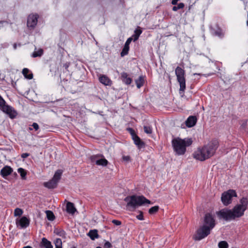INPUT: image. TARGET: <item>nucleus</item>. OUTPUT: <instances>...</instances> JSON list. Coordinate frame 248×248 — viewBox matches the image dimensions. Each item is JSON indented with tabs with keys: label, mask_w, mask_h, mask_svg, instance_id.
Listing matches in <instances>:
<instances>
[{
	"label": "nucleus",
	"mask_w": 248,
	"mask_h": 248,
	"mask_svg": "<svg viewBox=\"0 0 248 248\" xmlns=\"http://www.w3.org/2000/svg\"><path fill=\"white\" fill-rule=\"evenodd\" d=\"M13 171H0V175L4 178L8 179L7 177L11 175Z\"/></svg>",
	"instance_id": "72a5a7b5"
},
{
	"label": "nucleus",
	"mask_w": 248,
	"mask_h": 248,
	"mask_svg": "<svg viewBox=\"0 0 248 248\" xmlns=\"http://www.w3.org/2000/svg\"><path fill=\"white\" fill-rule=\"evenodd\" d=\"M71 248H76V247H75V246H73V247H71Z\"/></svg>",
	"instance_id": "6e6d98bb"
},
{
	"label": "nucleus",
	"mask_w": 248,
	"mask_h": 248,
	"mask_svg": "<svg viewBox=\"0 0 248 248\" xmlns=\"http://www.w3.org/2000/svg\"><path fill=\"white\" fill-rule=\"evenodd\" d=\"M216 223L214 216L210 213H206L204 217L203 225L207 226L211 230L215 226Z\"/></svg>",
	"instance_id": "9b49d317"
},
{
	"label": "nucleus",
	"mask_w": 248,
	"mask_h": 248,
	"mask_svg": "<svg viewBox=\"0 0 248 248\" xmlns=\"http://www.w3.org/2000/svg\"><path fill=\"white\" fill-rule=\"evenodd\" d=\"M240 204L236 205L232 210L234 219L236 218L240 217L244 214V212L247 210L248 205L247 198L243 197L240 201Z\"/></svg>",
	"instance_id": "20e7f679"
},
{
	"label": "nucleus",
	"mask_w": 248,
	"mask_h": 248,
	"mask_svg": "<svg viewBox=\"0 0 248 248\" xmlns=\"http://www.w3.org/2000/svg\"><path fill=\"white\" fill-rule=\"evenodd\" d=\"M233 197H237V194L235 190L230 189L222 194L221 201L224 205H228L232 202Z\"/></svg>",
	"instance_id": "6e6552de"
},
{
	"label": "nucleus",
	"mask_w": 248,
	"mask_h": 248,
	"mask_svg": "<svg viewBox=\"0 0 248 248\" xmlns=\"http://www.w3.org/2000/svg\"><path fill=\"white\" fill-rule=\"evenodd\" d=\"M217 215L220 218H222L226 221L234 219L232 210L226 208L218 211Z\"/></svg>",
	"instance_id": "9d476101"
},
{
	"label": "nucleus",
	"mask_w": 248,
	"mask_h": 248,
	"mask_svg": "<svg viewBox=\"0 0 248 248\" xmlns=\"http://www.w3.org/2000/svg\"><path fill=\"white\" fill-rule=\"evenodd\" d=\"M22 214H23V211L21 209L19 208H16L15 209L14 216L15 217H17V216L19 217V216H21Z\"/></svg>",
	"instance_id": "473e14b6"
},
{
	"label": "nucleus",
	"mask_w": 248,
	"mask_h": 248,
	"mask_svg": "<svg viewBox=\"0 0 248 248\" xmlns=\"http://www.w3.org/2000/svg\"><path fill=\"white\" fill-rule=\"evenodd\" d=\"M247 25L248 26V21H247Z\"/></svg>",
	"instance_id": "4d7b16f0"
},
{
	"label": "nucleus",
	"mask_w": 248,
	"mask_h": 248,
	"mask_svg": "<svg viewBox=\"0 0 248 248\" xmlns=\"http://www.w3.org/2000/svg\"><path fill=\"white\" fill-rule=\"evenodd\" d=\"M55 247L62 246V241L60 238H57L55 241Z\"/></svg>",
	"instance_id": "c9c22d12"
},
{
	"label": "nucleus",
	"mask_w": 248,
	"mask_h": 248,
	"mask_svg": "<svg viewBox=\"0 0 248 248\" xmlns=\"http://www.w3.org/2000/svg\"><path fill=\"white\" fill-rule=\"evenodd\" d=\"M197 120L196 116H190L185 122L186 125L188 127H192L196 124Z\"/></svg>",
	"instance_id": "2eb2a0df"
},
{
	"label": "nucleus",
	"mask_w": 248,
	"mask_h": 248,
	"mask_svg": "<svg viewBox=\"0 0 248 248\" xmlns=\"http://www.w3.org/2000/svg\"><path fill=\"white\" fill-rule=\"evenodd\" d=\"M218 147V141L216 140H212L202 148H199L193 154V156L200 161H204L215 154Z\"/></svg>",
	"instance_id": "f257e3e1"
},
{
	"label": "nucleus",
	"mask_w": 248,
	"mask_h": 248,
	"mask_svg": "<svg viewBox=\"0 0 248 248\" xmlns=\"http://www.w3.org/2000/svg\"><path fill=\"white\" fill-rule=\"evenodd\" d=\"M137 218L140 220H142L144 219L143 213L142 212H140V214L137 216Z\"/></svg>",
	"instance_id": "37998d69"
},
{
	"label": "nucleus",
	"mask_w": 248,
	"mask_h": 248,
	"mask_svg": "<svg viewBox=\"0 0 248 248\" xmlns=\"http://www.w3.org/2000/svg\"><path fill=\"white\" fill-rule=\"evenodd\" d=\"M29 155H30V154L27 153H23L21 155V157L23 158H25L28 157Z\"/></svg>",
	"instance_id": "a18cd8bd"
},
{
	"label": "nucleus",
	"mask_w": 248,
	"mask_h": 248,
	"mask_svg": "<svg viewBox=\"0 0 248 248\" xmlns=\"http://www.w3.org/2000/svg\"><path fill=\"white\" fill-rule=\"evenodd\" d=\"M43 53V51L42 49H39L37 51H34L32 54V57L35 58L37 57H40Z\"/></svg>",
	"instance_id": "c85d7f7f"
},
{
	"label": "nucleus",
	"mask_w": 248,
	"mask_h": 248,
	"mask_svg": "<svg viewBox=\"0 0 248 248\" xmlns=\"http://www.w3.org/2000/svg\"><path fill=\"white\" fill-rule=\"evenodd\" d=\"M43 245L45 248H53L51 242L48 241L46 238H43L42 240Z\"/></svg>",
	"instance_id": "393cba45"
},
{
	"label": "nucleus",
	"mask_w": 248,
	"mask_h": 248,
	"mask_svg": "<svg viewBox=\"0 0 248 248\" xmlns=\"http://www.w3.org/2000/svg\"><path fill=\"white\" fill-rule=\"evenodd\" d=\"M66 211L69 214H73L76 211V209L73 203L68 202L66 204Z\"/></svg>",
	"instance_id": "6ab92c4d"
},
{
	"label": "nucleus",
	"mask_w": 248,
	"mask_h": 248,
	"mask_svg": "<svg viewBox=\"0 0 248 248\" xmlns=\"http://www.w3.org/2000/svg\"><path fill=\"white\" fill-rule=\"evenodd\" d=\"M19 224L21 228H27L30 224V220L26 217H22L19 221Z\"/></svg>",
	"instance_id": "a211bd4d"
},
{
	"label": "nucleus",
	"mask_w": 248,
	"mask_h": 248,
	"mask_svg": "<svg viewBox=\"0 0 248 248\" xmlns=\"http://www.w3.org/2000/svg\"><path fill=\"white\" fill-rule=\"evenodd\" d=\"M90 160L92 163H95L97 166H106L108 163V160L101 154L91 156Z\"/></svg>",
	"instance_id": "1a4fd4ad"
},
{
	"label": "nucleus",
	"mask_w": 248,
	"mask_h": 248,
	"mask_svg": "<svg viewBox=\"0 0 248 248\" xmlns=\"http://www.w3.org/2000/svg\"><path fill=\"white\" fill-rule=\"evenodd\" d=\"M191 138L181 139L177 138L172 140V146L174 151L178 155H183L186 152V147L192 143Z\"/></svg>",
	"instance_id": "7ed1b4c3"
},
{
	"label": "nucleus",
	"mask_w": 248,
	"mask_h": 248,
	"mask_svg": "<svg viewBox=\"0 0 248 248\" xmlns=\"http://www.w3.org/2000/svg\"><path fill=\"white\" fill-rule=\"evenodd\" d=\"M122 79L125 84L129 85L132 82V79L128 77V75L126 73L123 72L121 74Z\"/></svg>",
	"instance_id": "aec40b11"
},
{
	"label": "nucleus",
	"mask_w": 248,
	"mask_h": 248,
	"mask_svg": "<svg viewBox=\"0 0 248 248\" xmlns=\"http://www.w3.org/2000/svg\"><path fill=\"white\" fill-rule=\"evenodd\" d=\"M5 21H0V24H3V23L5 22Z\"/></svg>",
	"instance_id": "3c124183"
},
{
	"label": "nucleus",
	"mask_w": 248,
	"mask_h": 248,
	"mask_svg": "<svg viewBox=\"0 0 248 248\" xmlns=\"http://www.w3.org/2000/svg\"><path fill=\"white\" fill-rule=\"evenodd\" d=\"M14 47L15 49H16V44H14Z\"/></svg>",
	"instance_id": "603ef678"
},
{
	"label": "nucleus",
	"mask_w": 248,
	"mask_h": 248,
	"mask_svg": "<svg viewBox=\"0 0 248 248\" xmlns=\"http://www.w3.org/2000/svg\"><path fill=\"white\" fill-rule=\"evenodd\" d=\"M32 126L36 131L38 130L39 128L38 124L36 123H33Z\"/></svg>",
	"instance_id": "c03bdc74"
},
{
	"label": "nucleus",
	"mask_w": 248,
	"mask_h": 248,
	"mask_svg": "<svg viewBox=\"0 0 248 248\" xmlns=\"http://www.w3.org/2000/svg\"><path fill=\"white\" fill-rule=\"evenodd\" d=\"M134 143L137 146L139 149H141L145 147V143L141 140L138 135H135L133 138Z\"/></svg>",
	"instance_id": "f3484780"
},
{
	"label": "nucleus",
	"mask_w": 248,
	"mask_h": 248,
	"mask_svg": "<svg viewBox=\"0 0 248 248\" xmlns=\"http://www.w3.org/2000/svg\"><path fill=\"white\" fill-rule=\"evenodd\" d=\"M20 173V175L23 179H26V175H27V171H18Z\"/></svg>",
	"instance_id": "a19ab883"
},
{
	"label": "nucleus",
	"mask_w": 248,
	"mask_h": 248,
	"mask_svg": "<svg viewBox=\"0 0 248 248\" xmlns=\"http://www.w3.org/2000/svg\"><path fill=\"white\" fill-rule=\"evenodd\" d=\"M13 174H14V176H16L17 175V174H16V172H14Z\"/></svg>",
	"instance_id": "864d4df0"
},
{
	"label": "nucleus",
	"mask_w": 248,
	"mask_h": 248,
	"mask_svg": "<svg viewBox=\"0 0 248 248\" xmlns=\"http://www.w3.org/2000/svg\"><path fill=\"white\" fill-rule=\"evenodd\" d=\"M99 80L102 84L106 86H110L112 84L111 80L105 75H100Z\"/></svg>",
	"instance_id": "dca6fc26"
},
{
	"label": "nucleus",
	"mask_w": 248,
	"mask_h": 248,
	"mask_svg": "<svg viewBox=\"0 0 248 248\" xmlns=\"http://www.w3.org/2000/svg\"><path fill=\"white\" fill-rule=\"evenodd\" d=\"M97 232H98L96 230H91L88 233V235L92 240H93L95 238H98L99 237V235Z\"/></svg>",
	"instance_id": "4be33fe9"
},
{
	"label": "nucleus",
	"mask_w": 248,
	"mask_h": 248,
	"mask_svg": "<svg viewBox=\"0 0 248 248\" xmlns=\"http://www.w3.org/2000/svg\"><path fill=\"white\" fill-rule=\"evenodd\" d=\"M3 112L8 114L11 119L15 118L17 115L16 111L10 106L6 104L0 108Z\"/></svg>",
	"instance_id": "ddd939ff"
},
{
	"label": "nucleus",
	"mask_w": 248,
	"mask_h": 248,
	"mask_svg": "<svg viewBox=\"0 0 248 248\" xmlns=\"http://www.w3.org/2000/svg\"><path fill=\"white\" fill-rule=\"evenodd\" d=\"M159 210V206H155L152 207H151L149 210V213L150 214H154L155 213H156Z\"/></svg>",
	"instance_id": "7c9ffc66"
},
{
	"label": "nucleus",
	"mask_w": 248,
	"mask_h": 248,
	"mask_svg": "<svg viewBox=\"0 0 248 248\" xmlns=\"http://www.w3.org/2000/svg\"><path fill=\"white\" fill-rule=\"evenodd\" d=\"M144 131L145 133L150 134L152 133V128L149 126H144Z\"/></svg>",
	"instance_id": "f704fd0d"
},
{
	"label": "nucleus",
	"mask_w": 248,
	"mask_h": 248,
	"mask_svg": "<svg viewBox=\"0 0 248 248\" xmlns=\"http://www.w3.org/2000/svg\"><path fill=\"white\" fill-rule=\"evenodd\" d=\"M46 213L47 218L49 220L52 221L55 219V216L52 211L47 210L46 211Z\"/></svg>",
	"instance_id": "a878e982"
},
{
	"label": "nucleus",
	"mask_w": 248,
	"mask_h": 248,
	"mask_svg": "<svg viewBox=\"0 0 248 248\" xmlns=\"http://www.w3.org/2000/svg\"><path fill=\"white\" fill-rule=\"evenodd\" d=\"M178 0H172L171 4L173 5H176L177 3Z\"/></svg>",
	"instance_id": "de8ad7c7"
},
{
	"label": "nucleus",
	"mask_w": 248,
	"mask_h": 248,
	"mask_svg": "<svg viewBox=\"0 0 248 248\" xmlns=\"http://www.w3.org/2000/svg\"><path fill=\"white\" fill-rule=\"evenodd\" d=\"M132 38L130 37L125 42L124 46L121 52V57H124L128 54L129 50V44L131 42Z\"/></svg>",
	"instance_id": "4468645a"
},
{
	"label": "nucleus",
	"mask_w": 248,
	"mask_h": 248,
	"mask_svg": "<svg viewBox=\"0 0 248 248\" xmlns=\"http://www.w3.org/2000/svg\"><path fill=\"white\" fill-rule=\"evenodd\" d=\"M134 33L133 37H134V41H135L139 39L140 35L142 33V31L140 27H138V28L135 30Z\"/></svg>",
	"instance_id": "b1692460"
},
{
	"label": "nucleus",
	"mask_w": 248,
	"mask_h": 248,
	"mask_svg": "<svg viewBox=\"0 0 248 248\" xmlns=\"http://www.w3.org/2000/svg\"><path fill=\"white\" fill-rule=\"evenodd\" d=\"M124 201L126 202V209L130 211H134L137 207L145 203H151L150 201L143 196H128L124 198Z\"/></svg>",
	"instance_id": "f03ea898"
},
{
	"label": "nucleus",
	"mask_w": 248,
	"mask_h": 248,
	"mask_svg": "<svg viewBox=\"0 0 248 248\" xmlns=\"http://www.w3.org/2000/svg\"><path fill=\"white\" fill-rule=\"evenodd\" d=\"M69 66V63H66L63 64V67L67 70H68V68Z\"/></svg>",
	"instance_id": "49530a36"
},
{
	"label": "nucleus",
	"mask_w": 248,
	"mask_h": 248,
	"mask_svg": "<svg viewBox=\"0 0 248 248\" xmlns=\"http://www.w3.org/2000/svg\"><path fill=\"white\" fill-rule=\"evenodd\" d=\"M218 246L219 248H228L229 245L225 241H221L218 243Z\"/></svg>",
	"instance_id": "cd10ccee"
},
{
	"label": "nucleus",
	"mask_w": 248,
	"mask_h": 248,
	"mask_svg": "<svg viewBox=\"0 0 248 248\" xmlns=\"http://www.w3.org/2000/svg\"><path fill=\"white\" fill-rule=\"evenodd\" d=\"M185 7V4L184 3L181 2L179 3L177 6H174L172 7V10L173 11H177L178 10L180 9H183Z\"/></svg>",
	"instance_id": "c756f323"
},
{
	"label": "nucleus",
	"mask_w": 248,
	"mask_h": 248,
	"mask_svg": "<svg viewBox=\"0 0 248 248\" xmlns=\"http://www.w3.org/2000/svg\"><path fill=\"white\" fill-rule=\"evenodd\" d=\"M135 83L138 89L141 88L144 83L143 77L142 76H140L139 78L135 80Z\"/></svg>",
	"instance_id": "5701e85b"
},
{
	"label": "nucleus",
	"mask_w": 248,
	"mask_h": 248,
	"mask_svg": "<svg viewBox=\"0 0 248 248\" xmlns=\"http://www.w3.org/2000/svg\"><path fill=\"white\" fill-rule=\"evenodd\" d=\"M6 104L5 101L0 95V108Z\"/></svg>",
	"instance_id": "58836bf2"
},
{
	"label": "nucleus",
	"mask_w": 248,
	"mask_h": 248,
	"mask_svg": "<svg viewBox=\"0 0 248 248\" xmlns=\"http://www.w3.org/2000/svg\"><path fill=\"white\" fill-rule=\"evenodd\" d=\"M17 170H25L23 168H19L17 169Z\"/></svg>",
	"instance_id": "09e8293b"
},
{
	"label": "nucleus",
	"mask_w": 248,
	"mask_h": 248,
	"mask_svg": "<svg viewBox=\"0 0 248 248\" xmlns=\"http://www.w3.org/2000/svg\"><path fill=\"white\" fill-rule=\"evenodd\" d=\"M0 170H13V169L9 166H5Z\"/></svg>",
	"instance_id": "ea45409f"
},
{
	"label": "nucleus",
	"mask_w": 248,
	"mask_h": 248,
	"mask_svg": "<svg viewBox=\"0 0 248 248\" xmlns=\"http://www.w3.org/2000/svg\"><path fill=\"white\" fill-rule=\"evenodd\" d=\"M175 73L180 85V92H184L186 89L185 71L180 67L177 66L175 69Z\"/></svg>",
	"instance_id": "39448f33"
},
{
	"label": "nucleus",
	"mask_w": 248,
	"mask_h": 248,
	"mask_svg": "<svg viewBox=\"0 0 248 248\" xmlns=\"http://www.w3.org/2000/svg\"><path fill=\"white\" fill-rule=\"evenodd\" d=\"M39 16L37 14H31L27 18V25L28 28L33 29L37 25Z\"/></svg>",
	"instance_id": "f8f14e48"
},
{
	"label": "nucleus",
	"mask_w": 248,
	"mask_h": 248,
	"mask_svg": "<svg viewBox=\"0 0 248 248\" xmlns=\"http://www.w3.org/2000/svg\"><path fill=\"white\" fill-rule=\"evenodd\" d=\"M112 222L117 225V226H119V225H121L122 224V222L121 221H119V220H115V219H114V220H112Z\"/></svg>",
	"instance_id": "79ce46f5"
},
{
	"label": "nucleus",
	"mask_w": 248,
	"mask_h": 248,
	"mask_svg": "<svg viewBox=\"0 0 248 248\" xmlns=\"http://www.w3.org/2000/svg\"><path fill=\"white\" fill-rule=\"evenodd\" d=\"M54 232L58 235L62 237H65L66 232L62 229H57L54 231Z\"/></svg>",
	"instance_id": "bb28decb"
},
{
	"label": "nucleus",
	"mask_w": 248,
	"mask_h": 248,
	"mask_svg": "<svg viewBox=\"0 0 248 248\" xmlns=\"http://www.w3.org/2000/svg\"><path fill=\"white\" fill-rule=\"evenodd\" d=\"M211 230L205 225L201 226L193 235V239L195 241L201 240L207 236L211 232Z\"/></svg>",
	"instance_id": "423d86ee"
},
{
	"label": "nucleus",
	"mask_w": 248,
	"mask_h": 248,
	"mask_svg": "<svg viewBox=\"0 0 248 248\" xmlns=\"http://www.w3.org/2000/svg\"><path fill=\"white\" fill-rule=\"evenodd\" d=\"M23 248H32L31 247V246H26V247H24Z\"/></svg>",
	"instance_id": "8fccbe9b"
},
{
	"label": "nucleus",
	"mask_w": 248,
	"mask_h": 248,
	"mask_svg": "<svg viewBox=\"0 0 248 248\" xmlns=\"http://www.w3.org/2000/svg\"><path fill=\"white\" fill-rule=\"evenodd\" d=\"M127 130L130 133V134H131L132 138H133V137H134V136L135 135H137L136 134L135 130L133 128H128L127 129Z\"/></svg>",
	"instance_id": "e433bc0d"
},
{
	"label": "nucleus",
	"mask_w": 248,
	"mask_h": 248,
	"mask_svg": "<svg viewBox=\"0 0 248 248\" xmlns=\"http://www.w3.org/2000/svg\"><path fill=\"white\" fill-rule=\"evenodd\" d=\"M122 159L125 162H128L131 160V157L129 155H123Z\"/></svg>",
	"instance_id": "4c0bfd02"
},
{
	"label": "nucleus",
	"mask_w": 248,
	"mask_h": 248,
	"mask_svg": "<svg viewBox=\"0 0 248 248\" xmlns=\"http://www.w3.org/2000/svg\"><path fill=\"white\" fill-rule=\"evenodd\" d=\"M214 34L216 36H217L220 38H222L224 36V33L220 29H218L217 31H215Z\"/></svg>",
	"instance_id": "2f4dec72"
},
{
	"label": "nucleus",
	"mask_w": 248,
	"mask_h": 248,
	"mask_svg": "<svg viewBox=\"0 0 248 248\" xmlns=\"http://www.w3.org/2000/svg\"><path fill=\"white\" fill-rule=\"evenodd\" d=\"M55 248H62V246L61 247H55Z\"/></svg>",
	"instance_id": "5fc2aeb1"
},
{
	"label": "nucleus",
	"mask_w": 248,
	"mask_h": 248,
	"mask_svg": "<svg viewBox=\"0 0 248 248\" xmlns=\"http://www.w3.org/2000/svg\"><path fill=\"white\" fill-rule=\"evenodd\" d=\"M62 171H56L52 178L43 183V186L48 189H54L57 187L58 183L61 178Z\"/></svg>",
	"instance_id": "0eeeda50"
},
{
	"label": "nucleus",
	"mask_w": 248,
	"mask_h": 248,
	"mask_svg": "<svg viewBox=\"0 0 248 248\" xmlns=\"http://www.w3.org/2000/svg\"><path fill=\"white\" fill-rule=\"evenodd\" d=\"M29 72H30L29 69L27 68H24L22 70V74L23 75V76H24V77L26 78H27L29 79H31L33 78V74H32V73H30V74H28V73Z\"/></svg>",
	"instance_id": "412c9836"
}]
</instances>
